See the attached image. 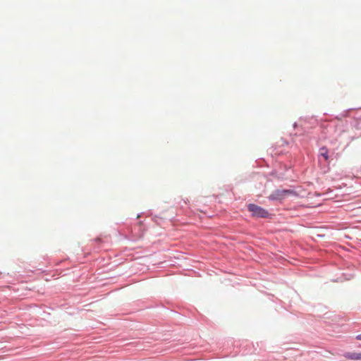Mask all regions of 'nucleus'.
I'll return each mask as SVG.
<instances>
[{"label": "nucleus", "instance_id": "obj_1", "mask_svg": "<svg viewBox=\"0 0 361 361\" xmlns=\"http://www.w3.org/2000/svg\"><path fill=\"white\" fill-rule=\"evenodd\" d=\"M247 209L249 212L252 213L253 216L267 218L269 216V213L266 209L255 204H249L247 205Z\"/></svg>", "mask_w": 361, "mask_h": 361}, {"label": "nucleus", "instance_id": "obj_2", "mask_svg": "<svg viewBox=\"0 0 361 361\" xmlns=\"http://www.w3.org/2000/svg\"><path fill=\"white\" fill-rule=\"evenodd\" d=\"M291 193L290 190H277L271 194L269 198L271 200H281L283 199L287 195Z\"/></svg>", "mask_w": 361, "mask_h": 361}, {"label": "nucleus", "instance_id": "obj_3", "mask_svg": "<svg viewBox=\"0 0 361 361\" xmlns=\"http://www.w3.org/2000/svg\"><path fill=\"white\" fill-rule=\"evenodd\" d=\"M328 153H329V151L326 147H323L319 149V154L324 157L325 161H327L329 159Z\"/></svg>", "mask_w": 361, "mask_h": 361}, {"label": "nucleus", "instance_id": "obj_4", "mask_svg": "<svg viewBox=\"0 0 361 361\" xmlns=\"http://www.w3.org/2000/svg\"><path fill=\"white\" fill-rule=\"evenodd\" d=\"M349 357L352 360H361V353H352Z\"/></svg>", "mask_w": 361, "mask_h": 361}, {"label": "nucleus", "instance_id": "obj_5", "mask_svg": "<svg viewBox=\"0 0 361 361\" xmlns=\"http://www.w3.org/2000/svg\"><path fill=\"white\" fill-rule=\"evenodd\" d=\"M355 338H356L357 340L361 341V334L357 335V336H356Z\"/></svg>", "mask_w": 361, "mask_h": 361}]
</instances>
